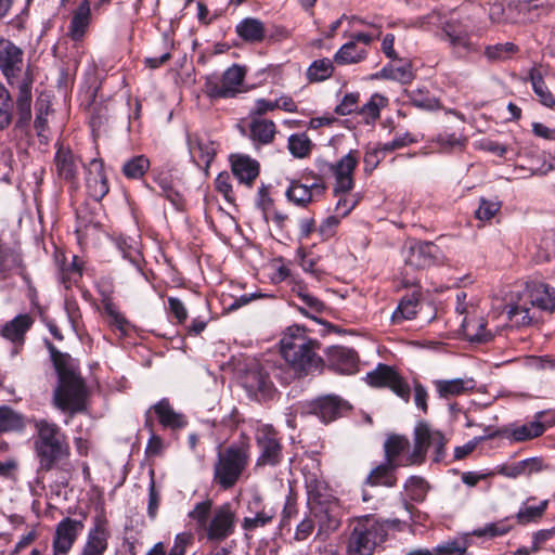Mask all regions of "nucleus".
Masks as SVG:
<instances>
[{"label": "nucleus", "mask_w": 555, "mask_h": 555, "mask_svg": "<svg viewBox=\"0 0 555 555\" xmlns=\"http://www.w3.org/2000/svg\"><path fill=\"white\" fill-rule=\"evenodd\" d=\"M24 53L12 41L0 39V70L10 86L17 88L15 127L23 128L31 119V89L34 76L24 65Z\"/></svg>", "instance_id": "1"}, {"label": "nucleus", "mask_w": 555, "mask_h": 555, "mask_svg": "<svg viewBox=\"0 0 555 555\" xmlns=\"http://www.w3.org/2000/svg\"><path fill=\"white\" fill-rule=\"evenodd\" d=\"M46 345L59 376V386L53 397L55 406L72 414L83 411L85 385L75 370L73 358L68 353L59 351L48 340Z\"/></svg>", "instance_id": "2"}, {"label": "nucleus", "mask_w": 555, "mask_h": 555, "mask_svg": "<svg viewBox=\"0 0 555 555\" xmlns=\"http://www.w3.org/2000/svg\"><path fill=\"white\" fill-rule=\"evenodd\" d=\"M319 349L320 343L309 337L299 325L289 326L281 339L282 356L298 375H307L323 367Z\"/></svg>", "instance_id": "3"}, {"label": "nucleus", "mask_w": 555, "mask_h": 555, "mask_svg": "<svg viewBox=\"0 0 555 555\" xmlns=\"http://www.w3.org/2000/svg\"><path fill=\"white\" fill-rule=\"evenodd\" d=\"M34 427L37 431L34 449L39 461V467L49 472L57 463L69 456V444L55 423L44 418L35 420Z\"/></svg>", "instance_id": "4"}, {"label": "nucleus", "mask_w": 555, "mask_h": 555, "mask_svg": "<svg viewBox=\"0 0 555 555\" xmlns=\"http://www.w3.org/2000/svg\"><path fill=\"white\" fill-rule=\"evenodd\" d=\"M308 502L318 522V538L325 539L340 527L343 508L339 501L326 493L325 489L319 486L309 487Z\"/></svg>", "instance_id": "5"}, {"label": "nucleus", "mask_w": 555, "mask_h": 555, "mask_svg": "<svg viewBox=\"0 0 555 555\" xmlns=\"http://www.w3.org/2000/svg\"><path fill=\"white\" fill-rule=\"evenodd\" d=\"M447 439L439 430H433L426 422H420L414 429V449L406 457L405 465L422 464L429 447H434V462L439 463L446 457Z\"/></svg>", "instance_id": "6"}, {"label": "nucleus", "mask_w": 555, "mask_h": 555, "mask_svg": "<svg viewBox=\"0 0 555 555\" xmlns=\"http://www.w3.org/2000/svg\"><path fill=\"white\" fill-rule=\"evenodd\" d=\"M248 463L246 450L238 447H229L219 452L215 464L214 479L222 489L232 488L240 479Z\"/></svg>", "instance_id": "7"}, {"label": "nucleus", "mask_w": 555, "mask_h": 555, "mask_svg": "<svg viewBox=\"0 0 555 555\" xmlns=\"http://www.w3.org/2000/svg\"><path fill=\"white\" fill-rule=\"evenodd\" d=\"M386 530L374 518H364L354 525L348 541L350 555H371L374 548L385 540Z\"/></svg>", "instance_id": "8"}, {"label": "nucleus", "mask_w": 555, "mask_h": 555, "mask_svg": "<svg viewBox=\"0 0 555 555\" xmlns=\"http://www.w3.org/2000/svg\"><path fill=\"white\" fill-rule=\"evenodd\" d=\"M276 372L278 369L270 361L264 363L251 362L242 377V384L256 400H269L275 393V387L270 375ZM274 375L276 376V374Z\"/></svg>", "instance_id": "9"}, {"label": "nucleus", "mask_w": 555, "mask_h": 555, "mask_svg": "<svg viewBox=\"0 0 555 555\" xmlns=\"http://www.w3.org/2000/svg\"><path fill=\"white\" fill-rule=\"evenodd\" d=\"M366 382L375 388H389L405 402L410 399V386L404 378L391 366L378 364L377 367L366 374Z\"/></svg>", "instance_id": "10"}, {"label": "nucleus", "mask_w": 555, "mask_h": 555, "mask_svg": "<svg viewBox=\"0 0 555 555\" xmlns=\"http://www.w3.org/2000/svg\"><path fill=\"white\" fill-rule=\"evenodd\" d=\"M87 516L81 514L80 519L65 517L55 527L52 541V555H66L72 550L79 534L85 529Z\"/></svg>", "instance_id": "11"}, {"label": "nucleus", "mask_w": 555, "mask_h": 555, "mask_svg": "<svg viewBox=\"0 0 555 555\" xmlns=\"http://www.w3.org/2000/svg\"><path fill=\"white\" fill-rule=\"evenodd\" d=\"M256 441L259 448L258 466H275L281 462L282 444L271 425H263L257 430Z\"/></svg>", "instance_id": "12"}, {"label": "nucleus", "mask_w": 555, "mask_h": 555, "mask_svg": "<svg viewBox=\"0 0 555 555\" xmlns=\"http://www.w3.org/2000/svg\"><path fill=\"white\" fill-rule=\"evenodd\" d=\"M358 165V152L350 151L336 164L324 163L321 170L326 169L335 177L334 194L347 193L353 188V171Z\"/></svg>", "instance_id": "13"}, {"label": "nucleus", "mask_w": 555, "mask_h": 555, "mask_svg": "<svg viewBox=\"0 0 555 555\" xmlns=\"http://www.w3.org/2000/svg\"><path fill=\"white\" fill-rule=\"evenodd\" d=\"M245 78V70L238 65L229 67L222 75L221 81H207V94L212 99L233 98L241 92V86Z\"/></svg>", "instance_id": "14"}, {"label": "nucleus", "mask_w": 555, "mask_h": 555, "mask_svg": "<svg viewBox=\"0 0 555 555\" xmlns=\"http://www.w3.org/2000/svg\"><path fill=\"white\" fill-rule=\"evenodd\" d=\"M441 256L440 248L431 242H414L408 248L405 264L414 269H425L435 264Z\"/></svg>", "instance_id": "15"}, {"label": "nucleus", "mask_w": 555, "mask_h": 555, "mask_svg": "<svg viewBox=\"0 0 555 555\" xmlns=\"http://www.w3.org/2000/svg\"><path fill=\"white\" fill-rule=\"evenodd\" d=\"M309 409V412L317 415L323 423H330L343 416L350 405L339 397L328 395L312 401Z\"/></svg>", "instance_id": "16"}, {"label": "nucleus", "mask_w": 555, "mask_h": 555, "mask_svg": "<svg viewBox=\"0 0 555 555\" xmlns=\"http://www.w3.org/2000/svg\"><path fill=\"white\" fill-rule=\"evenodd\" d=\"M86 172L87 192L91 198L100 202L109 191L103 160L93 158L86 167Z\"/></svg>", "instance_id": "17"}, {"label": "nucleus", "mask_w": 555, "mask_h": 555, "mask_svg": "<svg viewBox=\"0 0 555 555\" xmlns=\"http://www.w3.org/2000/svg\"><path fill=\"white\" fill-rule=\"evenodd\" d=\"M109 535L106 519L102 516L95 517L94 526L90 529L79 555H104Z\"/></svg>", "instance_id": "18"}, {"label": "nucleus", "mask_w": 555, "mask_h": 555, "mask_svg": "<svg viewBox=\"0 0 555 555\" xmlns=\"http://www.w3.org/2000/svg\"><path fill=\"white\" fill-rule=\"evenodd\" d=\"M235 515L230 505L225 504L215 511V514L206 526L207 538L212 541H222L234 531Z\"/></svg>", "instance_id": "19"}, {"label": "nucleus", "mask_w": 555, "mask_h": 555, "mask_svg": "<svg viewBox=\"0 0 555 555\" xmlns=\"http://www.w3.org/2000/svg\"><path fill=\"white\" fill-rule=\"evenodd\" d=\"M57 177L70 184L73 190H78V164L77 157L69 149L60 146L54 157Z\"/></svg>", "instance_id": "20"}, {"label": "nucleus", "mask_w": 555, "mask_h": 555, "mask_svg": "<svg viewBox=\"0 0 555 555\" xmlns=\"http://www.w3.org/2000/svg\"><path fill=\"white\" fill-rule=\"evenodd\" d=\"M325 191L323 182H314L312 184L302 183L297 180L291 181L286 191L288 201L295 205L306 207L313 199V196H321Z\"/></svg>", "instance_id": "21"}, {"label": "nucleus", "mask_w": 555, "mask_h": 555, "mask_svg": "<svg viewBox=\"0 0 555 555\" xmlns=\"http://www.w3.org/2000/svg\"><path fill=\"white\" fill-rule=\"evenodd\" d=\"M188 145L192 159L199 167L208 168L216 155L215 142L197 134L188 137Z\"/></svg>", "instance_id": "22"}, {"label": "nucleus", "mask_w": 555, "mask_h": 555, "mask_svg": "<svg viewBox=\"0 0 555 555\" xmlns=\"http://www.w3.org/2000/svg\"><path fill=\"white\" fill-rule=\"evenodd\" d=\"M91 24V7L89 0H82L73 12L68 36L74 41H80L85 37Z\"/></svg>", "instance_id": "23"}, {"label": "nucleus", "mask_w": 555, "mask_h": 555, "mask_svg": "<svg viewBox=\"0 0 555 555\" xmlns=\"http://www.w3.org/2000/svg\"><path fill=\"white\" fill-rule=\"evenodd\" d=\"M528 302L542 311L555 310V288L544 283H534L528 289Z\"/></svg>", "instance_id": "24"}, {"label": "nucleus", "mask_w": 555, "mask_h": 555, "mask_svg": "<svg viewBox=\"0 0 555 555\" xmlns=\"http://www.w3.org/2000/svg\"><path fill=\"white\" fill-rule=\"evenodd\" d=\"M33 324L34 319L29 314H18L3 325L1 334L5 339H9L13 344L23 345L25 334Z\"/></svg>", "instance_id": "25"}, {"label": "nucleus", "mask_w": 555, "mask_h": 555, "mask_svg": "<svg viewBox=\"0 0 555 555\" xmlns=\"http://www.w3.org/2000/svg\"><path fill=\"white\" fill-rule=\"evenodd\" d=\"M440 398L448 399L470 391L475 388L473 378L440 379L435 382Z\"/></svg>", "instance_id": "26"}, {"label": "nucleus", "mask_w": 555, "mask_h": 555, "mask_svg": "<svg viewBox=\"0 0 555 555\" xmlns=\"http://www.w3.org/2000/svg\"><path fill=\"white\" fill-rule=\"evenodd\" d=\"M545 431V425L541 422H531L521 426L504 427L502 434L516 442L527 441L541 436Z\"/></svg>", "instance_id": "27"}, {"label": "nucleus", "mask_w": 555, "mask_h": 555, "mask_svg": "<svg viewBox=\"0 0 555 555\" xmlns=\"http://www.w3.org/2000/svg\"><path fill=\"white\" fill-rule=\"evenodd\" d=\"M232 172L240 182L251 185L259 175V164L248 156H237L232 160Z\"/></svg>", "instance_id": "28"}, {"label": "nucleus", "mask_w": 555, "mask_h": 555, "mask_svg": "<svg viewBox=\"0 0 555 555\" xmlns=\"http://www.w3.org/2000/svg\"><path fill=\"white\" fill-rule=\"evenodd\" d=\"M153 410L164 427L178 429L186 425L184 416L171 408L168 399H162L153 405Z\"/></svg>", "instance_id": "29"}, {"label": "nucleus", "mask_w": 555, "mask_h": 555, "mask_svg": "<svg viewBox=\"0 0 555 555\" xmlns=\"http://www.w3.org/2000/svg\"><path fill=\"white\" fill-rule=\"evenodd\" d=\"M235 31L244 41L251 43L262 41L266 36L264 24L255 17H246L236 25Z\"/></svg>", "instance_id": "30"}, {"label": "nucleus", "mask_w": 555, "mask_h": 555, "mask_svg": "<svg viewBox=\"0 0 555 555\" xmlns=\"http://www.w3.org/2000/svg\"><path fill=\"white\" fill-rule=\"evenodd\" d=\"M400 466V464H391L388 461L382 463L371 470L366 478V483L370 486H385V487H393L396 485V476L395 470Z\"/></svg>", "instance_id": "31"}, {"label": "nucleus", "mask_w": 555, "mask_h": 555, "mask_svg": "<svg viewBox=\"0 0 555 555\" xmlns=\"http://www.w3.org/2000/svg\"><path fill=\"white\" fill-rule=\"evenodd\" d=\"M26 425L27 421L23 414L9 406H0V434L23 431Z\"/></svg>", "instance_id": "32"}, {"label": "nucleus", "mask_w": 555, "mask_h": 555, "mask_svg": "<svg viewBox=\"0 0 555 555\" xmlns=\"http://www.w3.org/2000/svg\"><path fill=\"white\" fill-rule=\"evenodd\" d=\"M462 328L464 335L470 341L486 343L492 338L491 332L486 330V322L483 319L464 318L462 321Z\"/></svg>", "instance_id": "33"}, {"label": "nucleus", "mask_w": 555, "mask_h": 555, "mask_svg": "<svg viewBox=\"0 0 555 555\" xmlns=\"http://www.w3.org/2000/svg\"><path fill=\"white\" fill-rule=\"evenodd\" d=\"M275 135V124L272 120L254 118L250 124V138L261 144L271 143Z\"/></svg>", "instance_id": "34"}, {"label": "nucleus", "mask_w": 555, "mask_h": 555, "mask_svg": "<svg viewBox=\"0 0 555 555\" xmlns=\"http://www.w3.org/2000/svg\"><path fill=\"white\" fill-rule=\"evenodd\" d=\"M410 447L406 437L400 435L389 436L384 443L385 460L391 464H399L398 457Z\"/></svg>", "instance_id": "35"}, {"label": "nucleus", "mask_w": 555, "mask_h": 555, "mask_svg": "<svg viewBox=\"0 0 555 555\" xmlns=\"http://www.w3.org/2000/svg\"><path fill=\"white\" fill-rule=\"evenodd\" d=\"M418 297L417 293H413L411 295L404 296L396 311L392 313V322L400 323L403 320H412L417 313L418 307Z\"/></svg>", "instance_id": "36"}, {"label": "nucleus", "mask_w": 555, "mask_h": 555, "mask_svg": "<svg viewBox=\"0 0 555 555\" xmlns=\"http://www.w3.org/2000/svg\"><path fill=\"white\" fill-rule=\"evenodd\" d=\"M443 36L446 40H448L449 43L455 49H463L468 51L472 48L468 33L459 25L448 23L443 27Z\"/></svg>", "instance_id": "37"}, {"label": "nucleus", "mask_w": 555, "mask_h": 555, "mask_svg": "<svg viewBox=\"0 0 555 555\" xmlns=\"http://www.w3.org/2000/svg\"><path fill=\"white\" fill-rule=\"evenodd\" d=\"M529 79L532 88L540 102L548 107L555 106V96L548 90L542 74L537 68H531L529 72Z\"/></svg>", "instance_id": "38"}, {"label": "nucleus", "mask_w": 555, "mask_h": 555, "mask_svg": "<svg viewBox=\"0 0 555 555\" xmlns=\"http://www.w3.org/2000/svg\"><path fill=\"white\" fill-rule=\"evenodd\" d=\"M366 51L359 49L353 41L345 43L335 54L334 60L337 64H356L364 60Z\"/></svg>", "instance_id": "39"}, {"label": "nucleus", "mask_w": 555, "mask_h": 555, "mask_svg": "<svg viewBox=\"0 0 555 555\" xmlns=\"http://www.w3.org/2000/svg\"><path fill=\"white\" fill-rule=\"evenodd\" d=\"M434 142L438 145L440 152L451 153L462 151L467 140L455 132L450 133L444 131L437 134Z\"/></svg>", "instance_id": "40"}, {"label": "nucleus", "mask_w": 555, "mask_h": 555, "mask_svg": "<svg viewBox=\"0 0 555 555\" xmlns=\"http://www.w3.org/2000/svg\"><path fill=\"white\" fill-rule=\"evenodd\" d=\"M376 78L391 79L405 85L414 79V74L411 64L404 63L400 66L384 67L376 74Z\"/></svg>", "instance_id": "41"}, {"label": "nucleus", "mask_w": 555, "mask_h": 555, "mask_svg": "<svg viewBox=\"0 0 555 555\" xmlns=\"http://www.w3.org/2000/svg\"><path fill=\"white\" fill-rule=\"evenodd\" d=\"M150 168V160L143 156H134L122 166V173L129 179H140Z\"/></svg>", "instance_id": "42"}, {"label": "nucleus", "mask_w": 555, "mask_h": 555, "mask_svg": "<svg viewBox=\"0 0 555 555\" xmlns=\"http://www.w3.org/2000/svg\"><path fill=\"white\" fill-rule=\"evenodd\" d=\"M334 67L330 59H321L314 61L307 70V76L310 81H322L330 78L333 74Z\"/></svg>", "instance_id": "43"}, {"label": "nucleus", "mask_w": 555, "mask_h": 555, "mask_svg": "<svg viewBox=\"0 0 555 555\" xmlns=\"http://www.w3.org/2000/svg\"><path fill=\"white\" fill-rule=\"evenodd\" d=\"M507 317L518 326L529 325L535 318L534 314L530 313V308L528 307L527 301L509 306Z\"/></svg>", "instance_id": "44"}, {"label": "nucleus", "mask_w": 555, "mask_h": 555, "mask_svg": "<svg viewBox=\"0 0 555 555\" xmlns=\"http://www.w3.org/2000/svg\"><path fill=\"white\" fill-rule=\"evenodd\" d=\"M518 51V47L512 42L498 43L488 46L485 55L493 62L504 61Z\"/></svg>", "instance_id": "45"}, {"label": "nucleus", "mask_w": 555, "mask_h": 555, "mask_svg": "<svg viewBox=\"0 0 555 555\" xmlns=\"http://www.w3.org/2000/svg\"><path fill=\"white\" fill-rule=\"evenodd\" d=\"M311 141L306 133L293 134L288 139V150L293 156L304 158L311 151Z\"/></svg>", "instance_id": "46"}, {"label": "nucleus", "mask_w": 555, "mask_h": 555, "mask_svg": "<svg viewBox=\"0 0 555 555\" xmlns=\"http://www.w3.org/2000/svg\"><path fill=\"white\" fill-rule=\"evenodd\" d=\"M298 297L305 305V307L299 308V311L313 320H317L314 313H322L325 309L324 304L319 298L312 296L304 289L298 292Z\"/></svg>", "instance_id": "47"}, {"label": "nucleus", "mask_w": 555, "mask_h": 555, "mask_svg": "<svg viewBox=\"0 0 555 555\" xmlns=\"http://www.w3.org/2000/svg\"><path fill=\"white\" fill-rule=\"evenodd\" d=\"M548 501L544 500L540 503L538 506H527L524 508H520L519 512L516 514V518L519 524L525 525L530 521H535L540 519L546 507H547Z\"/></svg>", "instance_id": "48"}, {"label": "nucleus", "mask_w": 555, "mask_h": 555, "mask_svg": "<svg viewBox=\"0 0 555 555\" xmlns=\"http://www.w3.org/2000/svg\"><path fill=\"white\" fill-rule=\"evenodd\" d=\"M330 357L333 361L341 362L346 369L354 366L358 361L354 350L341 346L333 347L330 350Z\"/></svg>", "instance_id": "49"}, {"label": "nucleus", "mask_w": 555, "mask_h": 555, "mask_svg": "<svg viewBox=\"0 0 555 555\" xmlns=\"http://www.w3.org/2000/svg\"><path fill=\"white\" fill-rule=\"evenodd\" d=\"M274 517L273 509L262 508L257 512L253 517H245L243 521V528L245 530H255L259 527H263L269 524Z\"/></svg>", "instance_id": "50"}, {"label": "nucleus", "mask_w": 555, "mask_h": 555, "mask_svg": "<svg viewBox=\"0 0 555 555\" xmlns=\"http://www.w3.org/2000/svg\"><path fill=\"white\" fill-rule=\"evenodd\" d=\"M14 102L10 92L0 96V130L7 129L13 119Z\"/></svg>", "instance_id": "51"}, {"label": "nucleus", "mask_w": 555, "mask_h": 555, "mask_svg": "<svg viewBox=\"0 0 555 555\" xmlns=\"http://www.w3.org/2000/svg\"><path fill=\"white\" fill-rule=\"evenodd\" d=\"M467 551V543L465 540H452L441 545H438L433 554L434 555H464Z\"/></svg>", "instance_id": "52"}, {"label": "nucleus", "mask_w": 555, "mask_h": 555, "mask_svg": "<svg viewBox=\"0 0 555 555\" xmlns=\"http://www.w3.org/2000/svg\"><path fill=\"white\" fill-rule=\"evenodd\" d=\"M156 182L159 189L158 193L166 197L173 206L179 208L182 197L179 192L173 189L171 182L167 178H157Z\"/></svg>", "instance_id": "53"}, {"label": "nucleus", "mask_w": 555, "mask_h": 555, "mask_svg": "<svg viewBox=\"0 0 555 555\" xmlns=\"http://www.w3.org/2000/svg\"><path fill=\"white\" fill-rule=\"evenodd\" d=\"M489 17L495 23L515 22L513 16V9L511 7L505 8L502 3L495 2L490 5Z\"/></svg>", "instance_id": "54"}, {"label": "nucleus", "mask_w": 555, "mask_h": 555, "mask_svg": "<svg viewBox=\"0 0 555 555\" xmlns=\"http://www.w3.org/2000/svg\"><path fill=\"white\" fill-rule=\"evenodd\" d=\"M62 282H76L82 275V266L77 256L72 257L68 264L62 267Z\"/></svg>", "instance_id": "55"}, {"label": "nucleus", "mask_w": 555, "mask_h": 555, "mask_svg": "<svg viewBox=\"0 0 555 555\" xmlns=\"http://www.w3.org/2000/svg\"><path fill=\"white\" fill-rule=\"evenodd\" d=\"M338 197L336 206H335V212L339 217H346L349 215V212L357 206L358 199L354 195H350L347 193H339L338 195H335Z\"/></svg>", "instance_id": "56"}, {"label": "nucleus", "mask_w": 555, "mask_h": 555, "mask_svg": "<svg viewBox=\"0 0 555 555\" xmlns=\"http://www.w3.org/2000/svg\"><path fill=\"white\" fill-rule=\"evenodd\" d=\"M210 508H211L210 500L199 502L189 513V516H190V518L196 520L198 527L206 528Z\"/></svg>", "instance_id": "57"}, {"label": "nucleus", "mask_w": 555, "mask_h": 555, "mask_svg": "<svg viewBox=\"0 0 555 555\" xmlns=\"http://www.w3.org/2000/svg\"><path fill=\"white\" fill-rule=\"evenodd\" d=\"M511 530V526L504 521L488 524L483 528L474 531L477 537H499L507 533Z\"/></svg>", "instance_id": "58"}, {"label": "nucleus", "mask_w": 555, "mask_h": 555, "mask_svg": "<svg viewBox=\"0 0 555 555\" xmlns=\"http://www.w3.org/2000/svg\"><path fill=\"white\" fill-rule=\"evenodd\" d=\"M499 210L500 204L498 202L481 198L480 205L478 209L475 211V216L477 219L481 221H488L492 219Z\"/></svg>", "instance_id": "59"}, {"label": "nucleus", "mask_w": 555, "mask_h": 555, "mask_svg": "<svg viewBox=\"0 0 555 555\" xmlns=\"http://www.w3.org/2000/svg\"><path fill=\"white\" fill-rule=\"evenodd\" d=\"M428 488L426 480L418 476H411L405 482V489L412 492L413 499L424 496Z\"/></svg>", "instance_id": "60"}, {"label": "nucleus", "mask_w": 555, "mask_h": 555, "mask_svg": "<svg viewBox=\"0 0 555 555\" xmlns=\"http://www.w3.org/2000/svg\"><path fill=\"white\" fill-rule=\"evenodd\" d=\"M192 541L193 535L190 532L177 534L168 555H185L186 547L192 543Z\"/></svg>", "instance_id": "61"}, {"label": "nucleus", "mask_w": 555, "mask_h": 555, "mask_svg": "<svg viewBox=\"0 0 555 555\" xmlns=\"http://www.w3.org/2000/svg\"><path fill=\"white\" fill-rule=\"evenodd\" d=\"M359 100L358 93H348L346 94L341 102L336 106L335 113L338 115H348L356 111L357 103Z\"/></svg>", "instance_id": "62"}, {"label": "nucleus", "mask_w": 555, "mask_h": 555, "mask_svg": "<svg viewBox=\"0 0 555 555\" xmlns=\"http://www.w3.org/2000/svg\"><path fill=\"white\" fill-rule=\"evenodd\" d=\"M415 142V139L410 133H403L401 135L396 137L392 141L383 143L382 150L387 153L393 152L396 150L405 147Z\"/></svg>", "instance_id": "63"}, {"label": "nucleus", "mask_w": 555, "mask_h": 555, "mask_svg": "<svg viewBox=\"0 0 555 555\" xmlns=\"http://www.w3.org/2000/svg\"><path fill=\"white\" fill-rule=\"evenodd\" d=\"M386 152L382 150V144H378L376 147L366 151L364 155V164L366 169L372 171L377 167L379 162L382 160V154H385Z\"/></svg>", "instance_id": "64"}]
</instances>
